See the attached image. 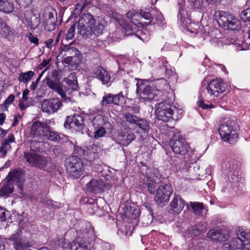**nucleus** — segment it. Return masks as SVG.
<instances>
[{"label":"nucleus","instance_id":"f257e3e1","mask_svg":"<svg viewBox=\"0 0 250 250\" xmlns=\"http://www.w3.org/2000/svg\"><path fill=\"white\" fill-rule=\"evenodd\" d=\"M169 87L166 80L161 79L155 82V87L152 88L147 82H141L137 83L136 93L139 99L142 102L157 101L163 96L167 97L169 94Z\"/></svg>","mask_w":250,"mask_h":250},{"label":"nucleus","instance_id":"f03ea898","mask_svg":"<svg viewBox=\"0 0 250 250\" xmlns=\"http://www.w3.org/2000/svg\"><path fill=\"white\" fill-rule=\"evenodd\" d=\"M226 85L221 79L211 81L207 86L202 85L201 87L200 99L197 102V105L204 109L212 107L211 104L208 105L204 103V99H214L226 91Z\"/></svg>","mask_w":250,"mask_h":250},{"label":"nucleus","instance_id":"7ed1b4c3","mask_svg":"<svg viewBox=\"0 0 250 250\" xmlns=\"http://www.w3.org/2000/svg\"><path fill=\"white\" fill-rule=\"evenodd\" d=\"M237 128L234 121L229 118H224L220 122L218 132L224 141L232 144L238 138Z\"/></svg>","mask_w":250,"mask_h":250},{"label":"nucleus","instance_id":"20e7f679","mask_svg":"<svg viewBox=\"0 0 250 250\" xmlns=\"http://www.w3.org/2000/svg\"><path fill=\"white\" fill-rule=\"evenodd\" d=\"M27 162L32 166L40 169L46 168L51 170L55 168V164L50 157L39 155L35 152L24 153Z\"/></svg>","mask_w":250,"mask_h":250},{"label":"nucleus","instance_id":"39448f33","mask_svg":"<svg viewBox=\"0 0 250 250\" xmlns=\"http://www.w3.org/2000/svg\"><path fill=\"white\" fill-rule=\"evenodd\" d=\"M214 16L218 18V22L222 24L225 28L230 30H239L241 27V22L235 16L222 11L215 12Z\"/></svg>","mask_w":250,"mask_h":250},{"label":"nucleus","instance_id":"423d86ee","mask_svg":"<svg viewBox=\"0 0 250 250\" xmlns=\"http://www.w3.org/2000/svg\"><path fill=\"white\" fill-rule=\"evenodd\" d=\"M171 103V100L166 99L156 105L155 113L158 120L167 122L171 119L175 109Z\"/></svg>","mask_w":250,"mask_h":250},{"label":"nucleus","instance_id":"0eeeda50","mask_svg":"<svg viewBox=\"0 0 250 250\" xmlns=\"http://www.w3.org/2000/svg\"><path fill=\"white\" fill-rule=\"evenodd\" d=\"M66 169L70 176L75 179L80 178L83 171L82 160L77 156L72 157L66 164Z\"/></svg>","mask_w":250,"mask_h":250},{"label":"nucleus","instance_id":"6e6552de","mask_svg":"<svg viewBox=\"0 0 250 250\" xmlns=\"http://www.w3.org/2000/svg\"><path fill=\"white\" fill-rule=\"evenodd\" d=\"M173 192L171 186L168 184L160 186L156 190L154 200L160 206L167 203Z\"/></svg>","mask_w":250,"mask_h":250},{"label":"nucleus","instance_id":"1a4fd4ad","mask_svg":"<svg viewBox=\"0 0 250 250\" xmlns=\"http://www.w3.org/2000/svg\"><path fill=\"white\" fill-rule=\"evenodd\" d=\"M170 146L173 151L177 154L185 155L190 149L188 144L185 139L178 138L176 136L173 137L170 142Z\"/></svg>","mask_w":250,"mask_h":250},{"label":"nucleus","instance_id":"9d476101","mask_svg":"<svg viewBox=\"0 0 250 250\" xmlns=\"http://www.w3.org/2000/svg\"><path fill=\"white\" fill-rule=\"evenodd\" d=\"M93 17L89 14L83 15L80 18L78 23V30L82 35H87L92 28Z\"/></svg>","mask_w":250,"mask_h":250},{"label":"nucleus","instance_id":"9b49d317","mask_svg":"<svg viewBox=\"0 0 250 250\" xmlns=\"http://www.w3.org/2000/svg\"><path fill=\"white\" fill-rule=\"evenodd\" d=\"M61 105V101L57 98L45 99L41 103V108L42 112L49 114L56 112Z\"/></svg>","mask_w":250,"mask_h":250},{"label":"nucleus","instance_id":"f8f14e48","mask_svg":"<svg viewBox=\"0 0 250 250\" xmlns=\"http://www.w3.org/2000/svg\"><path fill=\"white\" fill-rule=\"evenodd\" d=\"M40 14L30 12L25 14V23L30 30H34L37 29L41 23Z\"/></svg>","mask_w":250,"mask_h":250},{"label":"nucleus","instance_id":"ddd939ff","mask_svg":"<svg viewBox=\"0 0 250 250\" xmlns=\"http://www.w3.org/2000/svg\"><path fill=\"white\" fill-rule=\"evenodd\" d=\"M46 82L47 86L52 90L56 91L62 98L66 101L67 99L66 91H64L58 80L50 77L46 78Z\"/></svg>","mask_w":250,"mask_h":250},{"label":"nucleus","instance_id":"4468645a","mask_svg":"<svg viewBox=\"0 0 250 250\" xmlns=\"http://www.w3.org/2000/svg\"><path fill=\"white\" fill-rule=\"evenodd\" d=\"M66 127H77L78 129H82L84 126L83 117L79 114H75L73 117H67L64 124Z\"/></svg>","mask_w":250,"mask_h":250},{"label":"nucleus","instance_id":"2eb2a0df","mask_svg":"<svg viewBox=\"0 0 250 250\" xmlns=\"http://www.w3.org/2000/svg\"><path fill=\"white\" fill-rule=\"evenodd\" d=\"M6 179L13 184H18L19 186V185H21L24 181L25 174L21 169H14L9 172Z\"/></svg>","mask_w":250,"mask_h":250},{"label":"nucleus","instance_id":"dca6fc26","mask_svg":"<svg viewBox=\"0 0 250 250\" xmlns=\"http://www.w3.org/2000/svg\"><path fill=\"white\" fill-rule=\"evenodd\" d=\"M236 234L237 237L235 238L243 241V244L245 245V249L246 250H250V232L242 228L238 227L236 229Z\"/></svg>","mask_w":250,"mask_h":250},{"label":"nucleus","instance_id":"f3484780","mask_svg":"<svg viewBox=\"0 0 250 250\" xmlns=\"http://www.w3.org/2000/svg\"><path fill=\"white\" fill-rule=\"evenodd\" d=\"M123 98L124 97L122 93H120L116 95L107 94L103 97L101 101V104L103 106L111 104L117 105L119 104L121 99Z\"/></svg>","mask_w":250,"mask_h":250},{"label":"nucleus","instance_id":"a211bd4d","mask_svg":"<svg viewBox=\"0 0 250 250\" xmlns=\"http://www.w3.org/2000/svg\"><path fill=\"white\" fill-rule=\"evenodd\" d=\"M245 245L240 239L233 238L230 242L224 244L223 248L224 250H246Z\"/></svg>","mask_w":250,"mask_h":250},{"label":"nucleus","instance_id":"6ab92c4d","mask_svg":"<svg viewBox=\"0 0 250 250\" xmlns=\"http://www.w3.org/2000/svg\"><path fill=\"white\" fill-rule=\"evenodd\" d=\"M208 237L215 241H224L227 239V236L222 230L217 228L211 229L207 233Z\"/></svg>","mask_w":250,"mask_h":250},{"label":"nucleus","instance_id":"aec40b11","mask_svg":"<svg viewBox=\"0 0 250 250\" xmlns=\"http://www.w3.org/2000/svg\"><path fill=\"white\" fill-rule=\"evenodd\" d=\"M170 210L177 214L180 213L185 207V201L180 196L176 195L170 204Z\"/></svg>","mask_w":250,"mask_h":250},{"label":"nucleus","instance_id":"412c9836","mask_svg":"<svg viewBox=\"0 0 250 250\" xmlns=\"http://www.w3.org/2000/svg\"><path fill=\"white\" fill-rule=\"evenodd\" d=\"M43 17L44 21L43 24L45 30L48 31H52L54 30L55 24H54V19L53 18V14L51 13L49 9L45 10L43 13Z\"/></svg>","mask_w":250,"mask_h":250},{"label":"nucleus","instance_id":"4be33fe9","mask_svg":"<svg viewBox=\"0 0 250 250\" xmlns=\"http://www.w3.org/2000/svg\"><path fill=\"white\" fill-rule=\"evenodd\" d=\"M48 126L44 123L37 121L34 123L31 127V134L34 136L44 135L47 132Z\"/></svg>","mask_w":250,"mask_h":250},{"label":"nucleus","instance_id":"5701e85b","mask_svg":"<svg viewBox=\"0 0 250 250\" xmlns=\"http://www.w3.org/2000/svg\"><path fill=\"white\" fill-rule=\"evenodd\" d=\"M0 36L9 42H13L15 38L13 31L4 22L0 23Z\"/></svg>","mask_w":250,"mask_h":250},{"label":"nucleus","instance_id":"b1692460","mask_svg":"<svg viewBox=\"0 0 250 250\" xmlns=\"http://www.w3.org/2000/svg\"><path fill=\"white\" fill-rule=\"evenodd\" d=\"M94 75L100 79L103 83L108 84L110 81V75L108 72L103 68L98 66L96 67L93 70Z\"/></svg>","mask_w":250,"mask_h":250},{"label":"nucleus","instance_id":"393cba45","mask_svg":"<svg viewBox=\"0 0 250 250\" xmlns=\"http://www.w3.org/2000/svg\"><path fill=\"white\" fill-rule=\"evenodd\" d=\"M105 25L106 22L103 19L98 18L96 20L93 19L90 32H93L97 36L101 35L104 29Z\"/></svg>","mask_w":250,"mask_h":250},{"label":"nucleus","instance_id":"a878e982","mask_svg":"<svg viewBox=\"0 0 250 250\" xmlns=\"http://www.w3.org/2000/svg\"><path fill=\"white\" fill-rule=\"evenodd\" d=\"M14 184L5 179L1 184L0 189V196L7 197L14 191Z\"/></svg>","mask_w":250,"mask_h":250},{"label":"nucleus","instance_id":"bb28decb","mask_svg":"<svg viewBox=\"0 0 250 250\" xmlns=\"http://www.w3.org/2000/svg\"><path fill=\"white\" fill-rule=\"evenodd\" d=\"M102 186L101 180L98 179H92L86 186L87 191L94 193H97L101 191Z\"/></svg>","mask_w":250,"mask_h":250},{"label":"nucleus","instance_id":"cd10ccee","mask_svg":"<svg viewBox=\"0 0 250 250\" xmlns=\"http://www.w3.org/2000/svg\"><path fill=\"white\" fill-rule=\"evenodd\" d=\"M15 10V6L12 0H0V11L9 14Z\"/></svg>","mask_w":250,"mask_h":250},{"label":"nucleus","instance_id":"c85d7f7f","mask_svg":"<svg viewBox=\"0 0 250 250\" xmlns=\"http://www.w3.org/2000/svg\"><path fill=\"white\" fill-rule=\"evenodd\" d=\"M92 124L95 128H97L100 126L106 125L109 123L107 117L101 115H97L92 120Z\"/></svg>","mask_w":250,"mask_h":250},{"label":"nucleus","instance_id":"c756f323","mask_svg":"<svg viewBox=\"0 0 250 250\" xmlns=\"http://www.w3.org/2000/svg\"><path fill=\"white\" fill-rule=\"evenodd\" d=\"M63 81L68 85V88L72 90H77L78 85L75 73H71L67 78L64 79Z\"/></svg>","mask_w":250,"mask_h":250},{"label":"nucleus","instance_id":"7c9ffc66","mask_svg":"<svg viewBox=\"0 0 250 250\" xmlns=\"http://www.w3.org/2000/svg\"><path fill=\"white\" fill-rule=\"evenodd\" d=\"M71 250H89L87 244L80 238H77L71 245Z\"/></svg>","mask_w":250,"mask_h":250},{"label":"nucleus","instance_id":"2f4dec72","mask_svg":"<svg viewBox=\"0 0 250 250\" xmlns=\"http://www.w3.org/2000/svg\"><path fill=\"white\" fill-rule=\"evenodd\" d=\"M145 174L147 180L150 182L156 181L159 178L160 174L157 169L155 168H147L145 171Z\"/></svg>","mask_w":250,"mask_h":250},{"label":"nucleus","instance_id":"473e14b6","mask_svg":"<svg viewBox=\"0 0 250 250\" xmlns=\"http://www.w3.org/2000/svg\"><path fill=\"white\" fill-rule=\"evenodd\" d=\"M11 239L13 241L14 247L17 250H24L28 246L27 244L23 243L17 234L13 235Z\"/></svg>","mask_w":250,"mask_h":250},{"label":"nucleus","instance_id":"72a5a7b5","mask_svg":"<svg viewBox=\"0 0 250 250\" xmlns=\"http://www.w3.org/2000/svg\"><path fill=\"white\" fill-rule=\"evenodd\" d=\"M194 213L198 216H203L207 213V210L203 207L202 203H195L192 204Z\"/></svg>","mask_w":250,"mask_h":250},{"label":"nucleus","instance_id":"f704fd0d","mask_svg":"<svg viewBox=\"0 0 250 250\" xmlns=\"http://www.w3.org/2000/svg\"><path fill=\"white\" fill-rule=\"evenodd\" d=\"M136 125L139 127V131L147 133L149 130V124L148 122L144 119L139 118Z\"/></svg>","mask_w":250,"mask_h":250},{"label":"nucleus","instance_id":"c9c22d12","mask_svg":"<svg viewBox=\"0 0 250 250\" xmlns=\"http://www.w3.org/2000/svg\"><path fill=\"white\" fill-rule=\"evenodd\" d=\"M188 1L194 9H201L206 6V0H188Z\"/></svg>","mask_w":250,"mask_h":250},{"label":"nucleus","instance_id":"e433bc0d","mask_svg":"<svg viewBox=\"0 0 250 250\" xmlns=\"http://www.w3.org/2000/svg\"><path fill=\"white\" fill-rule=\"evenodd\" d=\"M34 73L32 71H29L26 72L21 73L20 74L18 80L24 83L30 81L31 78L34 76Z\"/></svg>","mask_w":250,"mask_h":250},{"label":"nucleus","instance_id":"4c0bfd02","mask_svg":"<svg viewBox=\"0 0 250 250\" xmlns=\"http://www.w3.org/2000/svg\"><path fill=\"white\" fill-rule=\"evenodd\" d=\"M206 229V224H197L191 230V236H197Z\"/></svg>","mask_w":250,"mask_h":250},{"label":"nucleus","instance_id":"58836bf2","mask_svg":"<svg viewBox=\"0 0 250 250\" xmlns=\"http://www.w3.org/2000/svg\"><path fill=\"white\" fill-rule=\"evenodd\" d=\"M43 136L46 137L48 139L52 141H57L60 139V136L55 131L50 130L48 126L47 127V132L44 133Z\"/></svg>","mask_w":250,"mask_h":250},{"label":"nucleus","instance_id":"ea45409f","mask_svg":"<svg viewBox=\"0 0 250 250\" xmlns=\"http://www.w3.org/2000/svg\"><path fill=\"white\" fill-rule=\"evenodd\" d=\"M124 117L125 119L126 122L136 125L139 117L133 115L131 113H125L124 115Z\"/></svg>","mask_w":250,"mask_h":250},{"label":"nucleus","instance_id":"a19ab883","mask_svg":"<svg viewBox=\"0 0 250 250\" xmlns=\"http://www.w3.org/2000/svg\"><path fill=\"white\" fill-rule=\"evenodd\" d=\"M135 136L133 133H129L127 134L126 136H125L124 138H123L122 144L123 145L127 146L133 140H134L135 139Z\"/></svg>","mask_w":250,"mask_h":250},{"label":"nucleus","instance_id":"79ce46f5","mask_svg":"<svg viewBox=\"0 0 250 250\" xmlns=\"http://www.w3.org/2000/svg\"><path fill=\"white\" fill-rule=\"evenodd\" d=\"M174 108L175 109L173 110L174 111L173 112L172 115H171V118L174 120H179L183 116V110L181 108L176 107L175 105Z\"/></svg>","mask_w":250,"mask_h":250},{"label":"nucleus","instance_id":"37998d69","mask_svg":"<svg viewBox=\"0 0 250 250\" xmlns=\"http://www.w3.org/2000/svg\"><path fill=\"white\" fill-rule=\"evenodd\" d=\"M98 129L94 133V137L98 139L104 137L106 133V130L103 126L97 127Z\"/></svg>","mask_w":250,"mask_h":250},{"label":"nucleus","instance_id":"c03bdc74","mask_svg":"<svg viewBox=\"0 0 250 250\" xmlns=\"http://www.w3.org/2000/svg\"><path fill=\"white\" fill-rule=\"evenodd\" d=\"M181 21L183 23H184V22L186 20H183L182 17H181ZM184 25L187 27V29L189 32L192 33H194L195 34H198V30L196 28H195V27H197L198 25H195L194 24H190L188 26L187 25V23L184 24L183 26Z\"/></svg>","mask_w":250,"mask_h":250},{"label":"nucleus","instance_id":"a18cd8bd","mask_svg":"<svg viewBox=\"0 0 250 250\" xmlns=\"http://www.w3.org/2000/svg\"><path fill=\"white\" fill-rule=\"evenodd\" d=\"M10 149V146L7 143H2L0 148V155L1 157L6 155L7 152Z\"/></svg>","mask_w":250,"mask_h":250},{"label":"nucleus","instance_id":"49530a36","mask_svg":"<svg viewBox=\"0 0 250 250\" xmlns=\"http://www.w3.org/2000/svg\"><path fill=\"white\" fill-rule=\"evenodd\" d=\"M76 25L73 24L67 30L66 34V40H71L73 38L75 32Z\"/></svg>","mask_w":250,"mask_h":250},{"label":"nucleus","instance_id":"de8ad7c7","mask_svg":"<svg viewBox=\"0 0 250 250\" xmlns=\"http://www.w3.org/2000/svg\"><path fill=\"white\" fill-rule=\"evenodd\" d=\"M147 184L148 191L151 194H154L156 187V181L150 182V181L146 180Z\"/></svg>","mask_w":250,"mask_h":250},{"label":"nucleus","instance_id":"09e8293b","mask_svg":"<svg viewBox=\"0 0 250 250\" xmlns=\"http://www.w3.org/2000/svg\"><path fill=\"white\" fill-rule=\"evenodd\" d=\"M141 20L142 19L141 15H140V13H138L136 12L134 15L133 19L131 20V22L136 25L139 24L142 25L143 23L140 22Z\"/></svg>","mask_w":250,"mask_h":250},{"label":"nucleus","instance_id":"8fccbe9b","mask_svg":"<svg viewBox=\"0 0 250 250\" xmlns=\"http://www.w3.org/2000/svg\"><path fill=\"white\" fill-rule=\"evenodd\" d=\"M27 37L28 38L29 42L31 43H34L36 45H38L39 43V39L37 37L34 36L32 33H29L27 35Z\"/></svg>","mask_w":250,"mask_h":250},{"label":"nucleus","instance_id":"3c124183","mask_svg":"<svg viewBox=\"0 0 250 250\" xmlns=\"http://www.w3.org/2000/svg\"><path fill=\"white\" fill-rule=\"evenodd\" d=\"M241 17L245 20L250 21V8L243 10L241 13Z\"/></svg>","mask_w":250,"mask_h":250},{"label":"nucleus","instance_id":"603ef678","mask_svg":"<svg viewBox=\"0 0 250 250\" xmlns=\"http://www.w3.org/2000/svg\"><path fill=\"white\" fill-rule=\"evenodd\" d=\"M78 60V58L77 57H72L69 56L66 57L64 59V62L65 63L72 65L74 62H75Z\"/></svg>","mask_w":250,"mask_h":250},{"label":"nucleus","instance_id":"864d4df0","mask_svg":"<svg viewBox=\"0 0 250 250\" xmlns=\"http://www.w3.org/2000/svg\"><path fill=\"white\" fill-rule=\"evenodd\" d=\"M6 210L0 207V222L5 221L6 218Z\"/></svg>","mask_w":250,"mask_h":250},{"label":"nucleus","instance_id":"5fc2aeb1","mask_svg":"<svg viewBox=\"0 0 250 250\" xmlns=\"http://www.w3.org/2000/svg\"><path fill=\"white\" fill-rule=\"evenodd\" d=\"M15 99V96L13 94L10 95L4 101V105L6 107L7 105L11 104Z\"/></svg>","mask_w":250,"mask_h":250},{"label":"nucleus","instance_id":"6e6d98bb","mask_svg":"<svg viewBox=\"0 0 250 250\" xmlns=\"http://www.w3.org/2000/svg\"><path fill=\"white\" fill-rule=\"evenodd\" d=\"M140 15H141V19H144L147 20H150L151 19V15L148 12L141 11Z\"/></svg>","mask_w":250,"mask_h":250},{"label":"nucleus","instance_id":"4d7b16f0","mask_svg":"<svg viewBox=\"0 0 250 250\" xmlns=\"http://www.w3.org/2000/svg\"><path fill=\"white\" fill-rule=\"evenodd\" d=\"M18 105L20 108L22 110H25L27 107H28V105L27 104L26 102H23L21 101H20Z\"/></svg>","mask_w":250,"mask_h":250},{"label":"nucleus","instance_id":"13d9d810","mask_svg":"<svg viewBox=\"0 0 250 250\" xmlns=\"http://www.w3.org/2000/svg\"><path fill=\"white\" fill-rule=\"evenodd\" d=\"M118 22H119V24L121 25L123 28H124L126 31L130 30V27L128 25L124 23V21L122 20H119V19Z\"/></svg>","mask_w":250,"mask_h":250},{"label":"nucleus","instance_id":"bf43d9fd","mask_svg":"<svg viewBox=\"0 0 250 250\" xmlns=\"http://www.w3.org/2000/svg\"><path fill=\"white\" fill-rule=\"evenodd\" d=\"M136 13V12L135 10H130L126 13V17L131 21V20L133 19L134 15Z\"/></svg>","mask_w":250,"mask_h":250},{"label":"nucleus","instance_id":"052dcab7","mask_svg":"<svg viewBox=\"0 0 250 250\" xmlns=\"http://www.w3.org/2000/svg\"><path fill=\"white\" fill-rule=\"evenodd\" d=\"M14 136L10 135L8 136V138L4 140V143H7L8 144L10 145V143L14 142Z\"/></svg>","mask_w":250,"mask_h":250},{"label":"nucleus","instance_id":"680f3d73","mask_svg":"<svg viewBox=\"0 0 250 250\" xmlns=\"http://www.w3.org/2000/svg\"><path fill=\"white\" fill-rule=\"evenodd\" d=\"M49 63V61L46 60H43L42 63L39 65L40 69H42L43 67H45L47 66V65Z\"/></svg>","mask_w":250,"mask_h":250},{"label":"nucleus","instance_id":"e2e57ef3","mask_svg":"<svg viewBox=\"0 0 250 250\" xmlns=\"http://www.w3.org/2000/svg\"><path fill=\"white\" fill-rule=\"evenodd\" d=\"M128 111L133 112L134 113H137L139 111V108L138 107H129Z\"/></svg>","mask_w":250,"mask_h":250},{"label":"nucleus","instance_id":"0e129e2a","mask_svg":"<svg viewBox=\"0 0 250 250\" xmlns=\"http://www.w3.org/2000/svg\"><path fill=\"white\" fill-rule=\"evenodd\" d=\"M6 118L5 114L4 113L0 114V125H2Z\"/></svg>","mask_w":250,"mask_h":250},{"label":"nucleus","instance_id":"69168bd1","mask_svg":"<svg viewBox=\"0 0 250 250\" xmlns=\"http://www.w3.org/2000/svg\"><path fill=\"white\" fill-rule=\"evenodd\" d=\"M87 227H88L89 228V230H88V232H87V230H83V233L84 234H86L87 233H90L89 235L90 236L93 235V229L91 228V227H90L89 225H88Z\"/></svg>","mask_w":250,"mask_h":250},{"label":"nucleus","instance_id":"338daca9","mask_svg":"<svg viewBox=\"0 0 250 250\" xmlns=\"http://www.w3.org/2000/svg\"><path fill=\"white\" fill-rule=\"evenodd\" d=\"M6 133V130L3 129V128L0 127V138H2L4 137Z\"/></svg>","mask_w":250,"mask_h":250},{"label":"nucleus","instance_id":"774afa93","mask_svg":"<svg viewBox=\"0 0 250 250\" xmlns=\"http://www.w3.org/2000/svg\"><path fill=\"white\" fill-rule=\"evenodd\" d=\"M53 42V40L52 39H49L47 41L45 42V44L47 47L50 48L51 46V44Z\"/></svg>","mask_w":250,"mask_h":250}]
</instances>
